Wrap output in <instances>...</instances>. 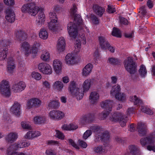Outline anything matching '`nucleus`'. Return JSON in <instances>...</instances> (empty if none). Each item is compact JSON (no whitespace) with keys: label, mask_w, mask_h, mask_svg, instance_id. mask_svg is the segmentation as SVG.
Returning <instances> with one entry per match:
<instances>
[{"label":"nucleus","mask_w":155,"mask_h":155,"mask_svg":"<svg viewBox=\"0 0 155 155\" xmlns=\"http://www.w3.org/2000/svg\"><path fill=\"white\" fill-rule=\"evenodd\" d=\"M77 7L74 4L70 9V14L74 18L75 23L69 22L67 26V30L70 37L74 38H76L78 34L77 27L75 23L78 25H81L82 29L84 32H89L88 28L83 23L81 16L77 14Z\"/></svg>","instance_id":"1"},{"label":"nucleus","mask_w":155,"mask_h":155,"mask_svg":"<svg viewBox=\"0 0 155 155\" xmlns=\"http://www.w3.org/2000/svg\"><path fill=\"white\" fill-rule=\"evenodd\" d=\"M22 12L24 13H28L31 16H35L39 11L41 12L38 16L36 20L37 26L40 27L44 24L45 20V15L44 12V8H40L34 2H31L24 4L21 8Z\"/></svg>","instance_id":"2"},{"label":"nucleus","mask_w":155,"mask_h":155,"mask_svg":"<svg viewBox=\"0 0 155 155\" xmlns=\"http://www.w3.org/2000/svg\"><path fill=\"white\" fill-rule=\"evenodd\" d=\"M77 85L75 82L72 81L70 83L68 89L72 96L78 100L82 98L84 91L77 87Z\"/></svg>","instance_id":"3"},{"label":"nucleus","mask_w":155,"mask_h":155,"mask_svg":"<svg viewBox=\"0 0 155 155\" xmlns=\"http://www.w3.org/2000/svg\"><path fill=\"white\" fill-rule=\"evenodd\" d=\"M20 50L23 52L26 57L31 54L33 56H36L38 53L37 48L34 47L31 48L30 44L26 41L23 42L20 45Z\"/></svg>","instance_id":"4"},{"label":"nucleus","mask_w":155,"mask_h":155,"mask_svg":"<svg viewBox=\"0 0 155 155\" xmlns=\"http://www.w3.org/2000/svg\"><path fill=\"white\" fill-rule=\"evenodd\" d=\"M113 104V101L109 100H106L101 103V107L105 110L99 114V118L100 120H104L107 116L110 111L111 110Z\"/></svg>","instance_id":"5"},{"label":"nucleus","mask_w":155,"mask_h":155,"mask_svg":"<svg viewBox=\"0 0 155 155\" xmlns=\"http://www.w3.org/2000/svg\"><path fill=\"white\" fill-rule=\"evenodd\" d=\"M49 17L50 21L48 24L49 29L52 31L56 32L59 29L58 22V18L54 12H50L49 13Z\"/></svg>","instance_id":"6"},{"label":"nucleus","mask_w":155,"mask_h":155,"mask_svg":"<svg viewBox=\"0 0 155 155\" xmlns=\"http://www.w3.org/2000/svg\"><path fill=\"white\" fill-rule=\"evenodd\" d=\"M110 120L113 122H119L121 127L125 126L127 121V117L122 113L115 112L110 117Z\"/></svg>","instance_id":"7"},{"label":"nucleus","mask_w":155,"mask_h":155,"mask_svg":"<svg viewBox=\"0 0 155 155\" xmlns=\"http://www.w3.org/2000/svg\"><path fill=\"white\" fill-rule=\"evenodd\" d=\"M124 67L130 74H134L137 72V65L132 58L128 57L124 61Z\"/></svg>","instance_id":"8"},{"label":"nucleus","mask_w":155,"mask_h":155,"mask_svg":"<svg viewBox=\"0 0 155 155\" xmlns=\"http://www.w3.org/2000/svg\"><path fill=\"white\" fill-rule=\"evenodd\" d=\"M0 94L3 97H9L11 94V92L8 82L4 80L0 83Z\"/></svg>","instance_id":"9"},{"label":"nucleus","mask_w":155,"mask_h":155,"mask_svg":"<svg viewBox=\"0 0 155 155\" xmlns=\"http://www.w3.org/2000/svg\"><path fill=\"white\" fill-rule=\"evenodd\" d=\"M38 68L39 71L45 75H50L53 71L51 66L48 64L41 63L38 65Z\"/></svg>","instance_id":"10"},{"label":"nucleus","mask_w":155,"mask_h":155,"mask_svg":"<svg viewBox=\"0 0 155 155\" xmlns=\"http://www.w3.org/2000/svg\"><path fill=\"white\" fill-rule=\"evenodd\" d=\"M65 113L61 110H52L48 114V117L54 120H60L65 117Z\"/></svg>","instance_id":"11"},{"label":"nucleus","mask_w":155,"mask_h":155,"mask_svg":"<svg viewBox=\"0 0 155 155\" xmlns=\"http://www.w3.org/2000/svg\"><path fill=\"white\" fill-rule=\"evenodd\" d=\"M41 101L38 98H34L29 100L26 104V108L30 109L32 108H37L40 106Z\"/></svg>","instance_id":"12"},{"label":"nucleus","mask_w":155,"mask_h":155,"mask_svg":"<svg viewBox=\"0 0 155 155\" xmlns=\"http://www.w3.org/2000/svg\"><path fill=\"white\" fill-rule=\"evenodd\" d=\"M77 56L73 53H69L66 56L64 59L66 64L68 65H73L77 63Z\"/></svg>","instance_id":"13"},{"label":"nucleus","mask_w":155,"mask_h":155,"mask_svg":"<svg viewBox=\"0 0 155 155\" xmlns=\"http://www.w3.org/2000/svg\"><path fill=\"white\" fill-rule=\"evenodd\" d=\"M52 66L54 72L58 75L60 74L62 71V64L58 59H55L53 61Z\"/></svg>","instance_id":"14"},{"label":"nucleus","mask_w":155,"mask_h":155,"mask_svg":"<svg viewBox=\"0 0 155 155\" xmlns=\"http://www.w3.org/2000/svg\"><path fill=\"white\" fill-rule=\"evenodd\" d=\"M94 131L97 133H99V134L96 135V137H98V139L100 138V140H108L109 137V133L107 131H105L104 133L102 132V130L100 127H95ZM97 139V138H96Z\"/></svg>","instance_id":"15"},{"label":"nucleus","mask_w":155,"mask_h":155,"mask_svg":"<svg viewBox=\"0 0 155 155\" xmlns=\"http://www.w3.org/2000/svg\"><path fill=\"white\" fill-rule=\"evenodd\" d=\"M26 87L25 83L23 81H20L16 83L12 86L13 91L16 93L20 92L24 90Z\"/></svg>","instance_id":"16"},{"label":"nucleus","mask_w":155,"mask_h":155,"mask_svg":"<svg viewBox=\"0 0 155 155\" xmlns=\"http://www.w3.org/2000/svg\"><path fill=\"white\" fill-rule=\"evenodd\" d=\"M10 112L17 117H19L21 114V105L18 102H15L10 108Z\"/></svg>","instance_id":"17"},{"label":"nucleus","mask_w":155,"mask_h":155,"mask_svg":"<svg viewBox=\"0 0 155 155\" xmlns=\"http://www.w3.org/2000/svg\"><path fill=\"white\" fill-rule=\"evenodd\" d=\"M5 18L8 21L10 22H12L15 20V14L11 8H8L6 10Z\"/></svg>","instance_id":"18"},{"label":"nucleus","mask_w":155,"mask_h":155,"mask_svg":"<svg viewBox=\"0 0 155 155\" xmlns=\"http://www.w3.org/2000/svg\"><path fill=\"white\" fill-rule=\"evenodd\" d=\"M93 65L90 63L86 64L82 70L81 74L84 77H87L91 73L93 69Z\"/></svg>","instance_id":"19"},{"label":"nucleus","mask_w":155,"mask_h":155,"mask_svg":"<svg viewBox=\"0 0 155 155\" xmlns=\"http://www.w3.org/2000/svg\"><path fill=\"white\" fill-rule=\"evenodd\" d=\"M66 45L65 41L63 37L59 38L57 42V48L59 52L63 51L65 49Z\"/></svg>","instance_id":"20"},{"label":"nucleus","mask_w":155,"mask_h":155,"mask_svg":"<svg viewBox=\"0 0 155 155\" xmlns=\"http://www.w3.org/2000/svg\"><path fill=\"white\" fill-rule=\"evenodd\" d=\"M94 119V116L91 114L85 115L82 116L80 119V123L82 125H85L90 123Z\"/></svg>","instance_id":"21"},{"label":"nucleus","mask_w":155,"mask_h":155,"mask_svg":"<svg viewBox=\"0 0 155 155\" xmlns=\"http://www.w3.org/2000/svg\"><path fill=\"white\" fill-rule=\"evenodd\" d=\"M100 96L99 93L96 91L91 92L89 96V101L91 103L93 104H96L98 101Z\"/></svg>","instance_id":"22"},{"label":"nucleus","mask_w":155,"mask_h":155,"mask_svg":"<svg viewBox=\"0 0 155 155\" xmlns=\"http://www.w3.org/2000/svg\"><path fill=\"white\" fill-rule=\"evenodd\" d=\"M23 148V146H22L21 142L19 143H15L11 145L8 148L7 153L11 154L14 152V151H15L19 148Z\"/></svg>","instance_id":"23"},{"label":"nucleus","mask_w":155,"mask_h":155,"mask_svg":"<svg viewBox=\"0 0 155 155\" xmlns=\"http://www.w3.org/2000/svg\"><path fill=\"white\" fill-rule=\"evenodd\" d=\"M137 129L140 136L145 135L147 132V126L146 124L142 122L139 123L138 124Z\"/></svg>","instance_id":"24"},{"label":"nucleus","mask_w":155,"mask_h":155,"mask_svg":"<svg viewBox=\"0 0 155 155\" xmlns=\"http://www.w3.org/2000/svg\"><path fill=\"white\" fill-rule=\"evenodd\" d=\"M47 120L46 117L44 115L36 116L33 119L34 123L37 124H44L46 122Z\"/></svg>","instance_id":"25"},{"label":"nucleus","mask_w":155,"mask_h":155,"mask_svg":"<svg viewBox=\"0 0 155 155\" xmlns=\"http://www.w3.org/2000/svg\"><path fill=\"white\" fill-rule=\"evenodd\" d=\"M14 61L12 58H9L8 60L7 69L8 72L10 73H13L15 68Z\"/></svg>","instance_id":"26"},{"label":"nucleus","mask_w":155,"mask_h":155,"mask_svg":"<svg viewBox=\"0 0 155 155\" xmlns=\"http://www.w3.org/2000/svg\"><path fill=\"white\" fill-rule=\"evenodd\" d=\"M93 8L95 13L99 17H101L105 12V9L97 5H93Z\"/></svg>","instance_id":"27"},{"label":"nucleus","mask_w":155,"mask_h":155,"mask_svg":"<svg viewBox=\"0 0 155 155\" xmlns=\"http://www.w3.org/2000/svg\"><path fill=\"white\" fill-rule=\"evenodd\" d=\"M93 84V82L91 79H87L84 82L82 85L83 91L87 92L90 89Z\"/></svg>","instance_id":"28"},{"label":"nucleus","mask_w":155,"mask_h":155,"mask_svg":"<svg viewBox=\"0 0 155 155\" xmlns=\"http://www.w3.org/2000/svg\"><path fill=\"white\" fill-rule=\"evenodd\" d=\"M98 41L100 45L103 49H106L109 45L108 42L103 36L99 37Z\"/></svg>","instance_id":"29"},{"label":"nucleus","mask_w":155,"mask_h":155,"mask_svg":"<svg viewBox=\"0 0 155 155\" xmlns=\"http://www.w3.org/2000/svg\"><path fill=\"white\" fill-rule=\"evenodd\" d=\"M16 39L19 41H24L26 39L27 35L25 32L22 31H18L15 32Z\"/></svg>","instance_id":"30"},{"label":"nucleus","mask_w":155,"mask_h":155,"mask_svg":"<svg viewBox=\"0 0 155 155\" xmlns=\"http://www.w3.org/2000/svg\"><path fill=\"white\" fill-rule=\"evenodd\" d=\"M18 137L17 134L12 132L9 133L6 136L5 139L7 141L12 143L15 141Z\"/></svg>","instance_id":"31"},{"label":"nucleus","mask_w":155,"mask_h":155,"mask_svg":"<svg viewBox=\"0 0 155 155\" xmlns=\"http://www.w3.org/2000/svg\"><path fill=\"white\" fill-rule=\"evenodd\" d=\"M155 142V139L152 137H146L145 138H142L140 140V143L143 146L146 144L153 143Z\"/></svg>","instance_id":"32"},{"label":"nucleus","mask_w":155,"mask_h":155,"mask_svg":"<svg viewBox=\"0 0 155 155\" xmlns=\"http://www.w3.org/2000/svg\"><path fill=\"white\" fill-rule=\"evenodd\" d=\"M64 87V85L61 81H57L53 84V89L58 91H61Z\"/></svg>","instance_id":"33"},{"label":"nucleus","mask_w":155,"mask_h":155,"mask_svg":"<svg viewBox=\"0 0 155 155\" xmlns=\"http://www.w3.org/2000/svg\"><path fill=\"white\" fill-rule=\"evenodd\" d=\"M41 58L44 61L49 62L51 59L49 52L47 50L43 51L41 56Z\"/></svg>","instance_id":"34"},{"label":"nucleus","mask_w":155,"mask_h":155,"mask_svg":"<svg viewBox=\"0 0 155 155\" xmlns=\"http://www.w3.org/2000/svg\"><path fill=\"white\" fill-rule=\"evenodd\" d=\"M130 100L133 102L134 105L139 107L143 105L142 100L140 98L137 97L136 95L131 96L130 97Z\"/></svg>","instance_id":"35"},{"label":"nucleus","mask_w":155,"mask_h":155,"mask_svg":"<svg viewBox=\"0 0 155 155\" xmlns=\"http://www.w3.org/2000/svg\"><path fill=\"white\" fill-rule=\"evenodd\" d=\"M121 90L120 87L119 85L116 84L113 86L110 91V94L116 97V95L120 93Z\"/></svg>","instance_id":"36"},{"label":"nucleus","mask_w":155,"mask_h":155,"mask_svg":"<svg viewBox=\"0 0 155 155\" xmlns=\"http://www.w3.org/2000/svg\"><path fill=\"white\" fill-rule=\"evenodd\" d=\"M8 49L6 47H3L0 49V60L3 61L7 57Z\"/></svg>","instance_id":"37"},{"label":"nucleus","mask_w":155,"mask_h":155,"mask_svg":"<svg viewBox=\"0 0 155 155\" xmlns=\"http://www.w3.org/2000/svg\"><path fill=\"white\" fill-rule=\"evenodd\" d=\"M129 149L130 153L133 155H139L140 151L138 147L133 145H130L129 147Z\"/></svg>","instance_id":"38"},{"label":"nucleus","mask_w":155,"mask_h":155,"mask_svg":"<svg viewBox=\"0 0 155 155\" xmlns=\"http://www.w3.org/2000/svg\"><path fill=\"white\" fill-rule=\"evenodd\" d=\"M39 36L43 40H46L48 38V34L45 29L41 28L40 30Z\"/></svg>","instance_id":"39"},{"label":"nucleus","mask_w":155,"mask_h":155,"mask_svg":"<svg viewBox=\"0 0 155 155\" xmlns=\"http://www.w3.org/2000/svg\"><path fill=\"white\" fill-rule=\"evenodd\" d=\"M48 106L50 108H56L60 106V103L57 101H52L49 103Z\"/></svg>","instance_id":"40"},{"label":"nucleus","mask_w":155,"mask_h":155,"mask_svg":"<svg viewBox=\"0 0 155 155\" xmlns=\"http://www.w3.org/2000/svg\"><path fill=\"white\" fill-rule=\"evenodd\" d=\"M139 72L141 77L143 78L145 77L147 74V70L144 65H142L140 66Z\"/></svg>","instance_id":"41"},{"label":"nucleus","mask_w":155,"mask_h":155,"mask_svg":"<svg viewBox=\"0 0 155 155\" xmlns=\"http://www.w3.org/2000/svg\"><path fill=\"white\" fill-rule=\"evenodd\" d=\"M115 97L117 99L122 102L125 101L126 99V95L124 93L121 92L116 95Z\"/></svg>","instance_id":"42"},{"label":"nucleus","mask_w":155,"mask_h":155,"mask_svg":"<svg viewBox=\"0 0 155 155\" xmlns=\"http://www.w3.org/2000/svg\"><path fill=\"white\" fill-rule=\"evenodd\" d=\"M141 106L140 110L141 111L149 115H152L153 112L147 106H143L142 105Z\"/></svg>","instance_id":"43"},{"label":"nucleus","mask_w":155,"mask_h":155,"mask_svg":"<svg viewBox=\"0 0 155 155\" xmlns=\"http://www.w3.org/2000/svg\"><path fill=\"white\" fill-rule=\"evenodd\" d=\"M74 47V53H75L76 54L78 53H79L80 51L81 48V43L79 40H77L76 41Z\"/></svg>","instance_id":"44"},{"label":"nucleus","mask_w":155,"mask_h":155,"mask_svg":"<svg viewBox=\"0 0 155 155\" xmlns=\"http://www.w3.org/2000/svg\"><path fill=\"white\" fill-rule=\"evenodd\" d=\"M31 76L32 78L38 81L40 80L42 78L41 75L40 73L35 71H33L31 73Z\"/></svg>","instance_id":"45"},{"label":"nucleus","mask_w":155,"mask_h":155,"mask_svg":"<svg viewBox=\"0 0 155 155\" xmlns=\"http://www.w3.org/2000/svg\"><path fill=\"white\" fill-rule=\"evenodd\" d=\"M112 35L117 37H121L120 31L117 28L114 27L113 28L112 32Z\"/></svg>","instance_id":"46"},{"label":"nucleus","mask_w":155,"mask_h":155,"mask_svg":"<svg viewBox=\"0 0 155 155\" xmlns=\"http://www.w3.org/2000/svg\"><path fill=\"white\" fill-rule=\"evenodd\" d=\"M55 132V137L61 140H63L64 139L65 136L64 134L58 130H56Z\"/></svg>","instance_id":"47"},{"label":"nucleus","mask_w":155,"mask_h":155,"mask_svg":"<svg viewBox=\"0 0 155 155\" xmlns=\"http://www.w3.org/2000/svg\"><path fill=\"white\" fill-rule=\"evenodd\" d=\"M118 62L117 59L114 58H109L107 61V63L112 65L117 64Z\"/></svg>","instance_id":"48"},{"label":"nucleus","mask_w":155,"mask_h":155,"mask_svg":"<svg viewBox=\"0 0 155 155\" xmlns=\"http://www.w3.org/2000/svg\"><path fill=\"white\" fill-rule=\"evenodd\" d=\"M94 150L95 152L99 153H101L105 151L104 149L102 146H100L95 147Z\"/></svg>","instance_id":"49"},{"label":"nucleus","mask_w":155,"mask_h":155,"mask_svg":"<svg viewBox=\"0 0 155 155\" xmlns=\"http://www.w3.org/2000/svg\"><path fill=\"white\" fill-rule=\"evenodd\" d=\"M92 22L94 24H97L99 23V19L94 15H91V16Z\"/></svg>","instance_id":"50"},{"label":"nucleus","mask_w":155,"mask_h":155,"mask_svg":"<svg viewBox=\"0 0 155 155\" xmlns=\"http://www.w3.org/2000/svg\"><path fill=\"white\" fill-rule=\"evenodd\" d=\"M42 84L43 87L48 89H49L51 87V84L49 81H45L42 82Z\"/></svg>","instance_id":"51"},{"label":"nucleus","mask_w":155,"mask_h":155,"mask_svg":"<svg viewBox=\"0 0 155 155\" xmlns=\"http://www.w3.org/2000/svg\"><path fill=\"white\" fill-rule=\"evenodd\" d=\"M46 143L48 145H59L60 143L57 141L54 140H48L47 141Z\"/></svg>","instance_id":"52"},{"label":"nucleus","mask_w":155,"mask_h":155,"mask_svg":"<svg viewBox=\"0 0 155 155\" xmlns=\"http://www.w3.org/2000/svg\"><path fill=\"white\" fill-rule=\"evenodd\" d=\"M91 131L90 130H87L84 133L83 135V138L84 139H87L91 134Z\"/></svg>","instance_id":"53"},{"label":"nucleus","mask_w":155,"mask_h":155,"mask_svg":"<svg viewBox=\"0 0 155 155\" xmlns=\"http://www.w3.org/2000/svg\"><path fill=\"white\" fill-rule=\"evenodd\" d=\"M78 143L79 145L83 148H85L87 146V143L82 140H79Z\"/></svg>","instance_id":"54"},{"label":"nucleus","mask_w":155,"mask_h":155,"mask_svg":"<svg viewBox=\"0 0 155 155\" xmlns=\"http://www.w3.org/2000/svg\"><path fill=\"white\" fill-rule=\"evenodd\" d=\"M45 153L47 155H56V154L55 151L51 149H47L46 150Z\"/></svg>","instance_id":"55"},{"label":"nucleus","mask_w":155,"mask_h":155,"mask_svg":"<svg viewBox=\"0 0 155 155\" xmlns=\"http://www.w3.org/2000/svg\"><path fill=\"white\" fill-rule=\"evenodd\" d=\"M21 124L22 127L24 129H29L31 128L30 125L27 122H22Z\"/></svg>","instance_id":"56"},{"label":"nucleus","mask_w":155,"mask_h":155,"mask_svg":"<svg viewBox=\"0 0 155 155\" xmlns=\"http://www.w3.org/2000/svg\"><path fill=\"white\" fill-rule=\"evenodd\" d=\"M5 4L8 5H13L15 4L14 0H4Z\"/></svg>","instance_id":"57"},{"label":"nucleus","mask_w":155,"mask_h":155,"mask_svg":"<svg viewBox=\"0 0 155 155\" xmlns=\"http://www.w3.org/2000/svg\"><path fill=\"white\" fill-rule=\"evenodd\" d=\"M154 143L149 144L150 145L147 147V149L149 151L152 150L154 152H155V145H153Z\"/></svg>","instance_id":"58"},{"label":"nucleus","mask_w":155,"mask_h":155,"mask_svg":"<svg viewBox=\"0 0 155 155\" xmlns=\"http://www.w3.org/2000/svg\"><path fill=\"white\" fill-rule=\"evenodd\" d=\"M2 43L3 44L4 46H8L11 44V40L8 39L4 40L2 41Z\"/></svg>","instance_id":"59"},{"label":"nucleus","mask_w":155,"mask_h":155,"mask_svg":"<svg viewBox=\"0 0 155 155\" xmlns=\"http://www.w3.org/2000/svg\"><path fill=\"white\" fill-rule=\"evenodd\" d=\"M69 143L72 146H73L75 148L77 149H79V147L73 141V140L71 139H69L68 140Z\"/></svg>","instance_id":"60"},{"label":"nucleus","mask_w":155,"mask_h":155,"mask_svg":"<svg viewBox=\"0 0 155 155\" xmlns=\"http://www.w3.org/2000/svg\"><path fill=\"white\" fill-rule=\"evenodd\" d=\"M108 12L110 13H113L116 11V10L114 7L113 6L108 5L107 8Z\"/></svg>","instance_id":"61"},{"label":"nucleus","mask_w":155,"mask_h":155,"mask_svg":"<svg viewBox=\"0 0 155 155\" xmlns=\"http://www.w3.org/2000/svg\"><path fill=\"white\" fill-rule=\"evenodd\" d=\"M25 137L26 138H28L29 139L33 138L32 131H29L25 135Z\"/></svg>","instance_id":"62"},{"label":"nucleus","mask_w":155,"mask_h":155,"mask_svg":"<svg viewBox=\"0 0 155 155\" xmlns=\"http://www.w3.org/2000/svg\"><path fill=\"white\" fill-rule=\"evenodd\" d=\"M132 79L134 82H137L140 80V78L138 75H135L132 76Z\"/></svg>","instance_id":"63"},{"label":"nucleus","mask_w":155,"mask_h":155,"mask_svg":"<svg viewBox=\"0 0 155 155\" xmlns=\"http://www.w3.org/2000/svg\"><path fill=\"white\" fill-rule=\"evenodd\" d=\"M111 83L112 84H116L117 80V77L116 76H112L110 78Z\"/></svg>","instance_id":"64"}]
</instances>
